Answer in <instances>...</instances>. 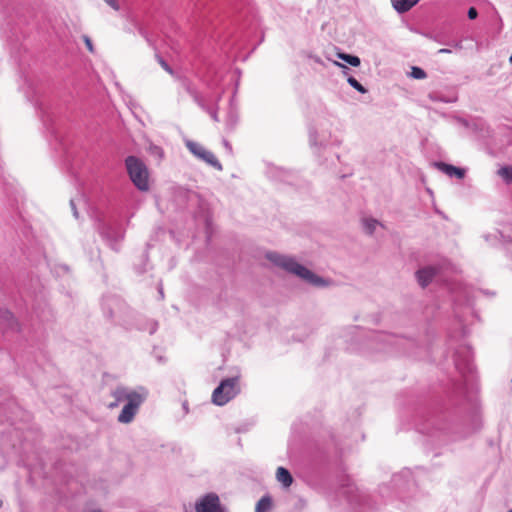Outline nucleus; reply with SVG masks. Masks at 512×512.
Returning <instances> with one entry per match:
<instances>
[{
	"mask_svg": "<svg viewBox=\"0 0 512 512\" xmlns=\"http://www.w3.org/2000/svg\"><path fill=\"white\" fill-rule=\"evenodd\" d=\"M126 169L132 183L140 191H148L149 171L146 165L135 156H128L125 160Z\"/></svg>",
	"mask_w": 512,
	"mask_h": 512,
	"instance_id": "nucleus-1",
	"label": "nucleus"
},
{
	"mask_svg": "<svg viewBox=\"0 0 512 512\" xmlns=\"http://www.w3.org/2000/svg\"><path fill=\"white\" fill-rule=\"evenodd\" d=\"M272 501L270 497H262L256 504L255 512H268L271 509Z\"/></svg>",
	"mask_w": 512,
	"mask_h": 512,
	"instance_id": "nucleus-12",
	"label": "nucleus"
},
{
	"mask_svg": "<svg viewBox=\"0 0 512 512\" xmlns=\"http://www.w3.org/2000/svg\"><path fill=\"white\" fill-rule=\"evenodd\" d=\"M393 8L399 13H405L414 7L418 0H391Z\"/></svg>",
	"mask_w": 512,
	"mask_h": 512,
	"instance_id": "nucleus-10",
	"label": "nucleus"
},
{
	"mask_svg": "<svg viewBox=\"0 0 512 512\" xmlns=\"http://www.w3.org/2000/svg\"><path fill=\"white\" fill-rule=\"evenodd\" d=\"M438 167L442 172H444L448 176H455L458 179H462L465 176V170L458 168L456 166L446 163H439Z\"/></svg>",
	"mask_w": 512,
	"mask_h": 512,
	"instance_id": "nucleus-9",
	"label": "nucleus"
},
{
	"mask_svg": "<svg viewBox=\"0 0 512 512\" xmlns=\"http://www.w3.org/2000/svg\"><path fill=\"white\" fill-rule=\"evenodd\" d=\"M196 512H223L219 497L215 493H209L200 499L195 505Z\"/></svg>",
	"mask_w": 512,
	"mask_h": 512,
	"instance_id": "nucleus-6",
	"label": "nucleus"
},
{
	"mask_svg": "<svg viewBox=\"0 0 512 512\" xmlns=\"http://www.w3.org/2000/svg\"><path fill=\"white\" fill-rule=\"evenodd\" d=\"M277 264L283 267L285 270L297 275L298 277L306 280L315 286H325L327 285L326 281L315 275L312 271L297 263L293 259L286 257H278L276 260Z\"/></svg>",
	"mask_w": 512,
	"mask_h": 512,
	"instance_id": "nucleus-2",
	"label": "nucleus"
},
{
	"mask_svg": "<svg viewBox=\"0 0 512 512\" xmlns=\"http://www.w3.org/2000/svg\"><path fill=\"white\" fill-rule=\"evenodd\" d=\"M240 392L238 377L227 378L212 393V401L218 406H223Z\"/></svg>",
	"mask_w": 512,
	"mask_h": 512,
	"instance_id": "nucleus-3",
	"label": "nucleus"
},
{
	"mask_svg": "<svg viewBox=\"0 0 512 512\" xmlns=\"http://www.w3.org/2000/svg\"><path fill=\"white\" fill-rule=\"evenodd\" d=\"M158 63L161 65V67L167 71L168 73L172 74L173 71L171 69V67L161 58V57H158Z\"/></svg>",
	"mask_w": 512,
	"mask_h": 512,
	"instance_id": "nucleus-19",
	"label": "nucleus"
},
{
	"mask_svg": "<svg viewBox=\"0 0 512 512\" xmlns=\"http://www.w3.org/2000/svg\"><path fill=\"white\" fill-rule=\"evenodd\" d=\"M133 395H140V394L135 391H129L128 389L123 388V387H119V388L115 389L112 392V396L114 397L115 400L108 404V408L114 409L123 401L129 402Z\"/></svg>",
	"mask_w": 512,
	"mask_h": 512,
	"instance_id": "nucleus-7",
	"label": "nucleus"
},
{
	"mask_svg": "<svg viewBox=\"0 0 512 512\" xmlns=\"http://www.w3.org/2000/svg\"><path fill=\"white\" fill-rule=\"evenodd\" d=\"M107 5H109L112 9L115 11H118L120 9V6L117 2V0H103Z\"/></svg>",
	"mask_w": 512,
	"mask_h": 512,
	"instance_id": "nucleus-20",
	"label": "nucleus"
},
{
	"mask_svg": "<svg viewBox=\"0 0 512 512\" xmlns=\"http://www.w3.org/2000/svg\"><path fill=\"white\" fill-rule=\"evenodd\" d=\"M436 270L432 267L421 269L417 272V279L422 287L427 286L435 276Z\"/></svg>",
	"mask_w": 512,
	"mask_h": 512,
	"instance_id": "nucleus-8",
	"label": "nucleus"
},
{
	"mask_svg": "<svg viewBox=\"0 0 512 512\" xmlns=\"http://www.w3.org/2000/svg\"><path fill=\"white\" fill-rule=\"evenodd\" d=\"M410 76L414 79H424L426 78V72L420 68V67H417V66H413L411 68V72H410Z\"/></svg>",
	"mask_w": 512,
	"mask_h": 512,
	"instance_id": "nucleus-15",
	"label": "nucleus"
},
{
	"mask_svg": "<svg viewBox=\"0 0 512 512\" xmlns=\"http://www.w3.org/2000/svg\"><path fill=\"white\" fill-rule=\"evenodd\" d=\"M143 398L141 395H133L129 402L123 407L121 413L118 416L120 423H130L136 415Z\"/></svg>",
	"mask_w": 512,
	"mask_h": 512,
	"instance_id": "nucleus-5",
	"label": "nucleus"
},
{
	"mask_svg": "<svg viewBox=\"0 0 512 512\" xmlns=\"http://www.w3.org/2000/svg\"><path fill=\"white\" fill-rule=\"evenodd\" d=\"M82 39H83V41H84V43H85V45H86L87 50H88L90 53H94L95 49H94V46H93V43H92V40L90 39V37H89V36H87V35H84V36L82 37Z\"/></svg>",
	"mask_w": 512,
	"mask_h": 512,
	"instance_id": "nucleus-18",
	"label": "nucleus"
},
{
	"mask_svg": "<svg viewBox=\"0 0 512 512\" xmlns=\"http://www.w3.org/2000/svg\"><path fill=\"white\" fill-rule=\"evenodd\" d=\"M277 480L283 484L284 487H290L293 483V478L290 472L284 467H278L276 471Z\"/></svg>",
	"mask_w": 512,
	"mask_h": 512,
	"instance_id": "nucleus-11",
	"label": "nucleus"
},
{
	"mask_svg": "<svg viewBox=\"0 0 512 512\" xmlns=\"http://www.w3.org/2000/svg\"><path fill=\"white\" fill-rule=\"evenodd\" d=\"M339 58L354 67H357L360 65V59L357 56L342 53V54H339Z\"/></svg>",
	"mask_w": 512,
	"mask_h": 512,
	"instance_id": "nucleus-14",
	"label": "nucleus"
},
{
	"mask_svg": "<svg viewBox=\"0 0 512 512\" xmlns=\"http://www.w3.org/2000/svg\"><path fill=\"white\" fill-rule=\"evenodd\" d=\"M186 147L197 158L201 159L202 161L206 162L207 164L213 166L218 170L222 169V165L216 158V156L211 151L207 150L202 144L194 141H187Z\"/></svg>",
	"mask_w": 512,
	"mask_h": 512,
	"instance_id": "nucleus-4",
	"label": "nucleus"
},
{
	"mask_svg": "<svg viewBox=\"0 0 512 512\" xmlns=\"http://www.w3.org/2000/svg\"><path fill=\"white\" fill-rule=\"evenodd\" d=\"M477 15H478L477 10L474 7L469 8V10H468L469 19H475L477 17Z\"/></svg>",
	"mask_w": 512,
	"mask_h": 512,
	"instance_id": "nucleus-21",
	"label": "nucleus"
},
{
	"mask_svg": "<svg viewBox=\"0 0 512 512\" xmlns=\"http://www.w3.org/2000/svg\"><path fill=\"white\" fill-rule=\"evenodd\" d=\"M509 62L512 64V55L509 58Z\"/></svg>",
	"mask_w": 512,
	"mask_h": 512,
	"instance_id": "nucleus-23",
	"label": "nucleus"
},
{
	"mask_svg": "<svg viewBox=\"0 0 512 512\" xmlns=\"http://www.w3.org/2000/svg\"><path fill=\"white\" fill-rule=\"evenodd\" d=\"M439 53H450L451 51L449 49H446V48H442L438 51Z\"/></svg>",
	"mask_w": 512,
	"mask_h": 512,
	"instance_id": "nucleus-22",
	"label": "nucleus"
},
{
	"mask_svg": "<svg viewBox=\"0 0 512 512\" xmlns=\"http://www.w3.org/2000/svg\"><path fill=\"white\" fill-rule=\"evenodd\" d=\"M508 512H512V509H511V510H509Z\"/></svg>",
	"mask_w": 512,
	"mask_h": 512,
	"instance_id": "nucleus-24",
	"label": "nucleus"
},
{
	"mask_svg": "<svg viewBox=\"0 0 512 512\" xmlns=\"http://www.w3.org/2000/svg\"><path fill=\"white\" fill-rule=\"evenodd\" d=\"M498 175L505 180L506 183H512V167L504 166L498 170Z\"/></svg>",
	"mask_w": 512,
	"mask_h": 512,
	"instance_id": "nucleus-13",
	"label": "nucleus"
},
{
	"mask_svg": "<svg viewBox=\"0 0 512 512\" xmlns=\"http://www.w3.org/2000/svg\"><path fill=\"white\" fill-rule=\"evenodd\" d=\"M377 224L378 223L375 220H365L364 226H365L366 232L371 234L374 231Z\"/></svg>",
	"mask_w": 512,
	"mask_h": 512,
	"instance_id": "nucleus-17",
	"label": "nucleus"
},
{
	"mask_svg": "<svg viewBox=\"0 0 512 512\" xmlns=\"http://www.w3.org/2000/svg\"><path fill=\"white\" fill-rule=\"evenodd\" d=\"M348 83L360 93H366L367 91L354 77H349Z\"/></svg>",
	"mask_w": 512,
	"mask_h": 512,
	"instance_id": "nucleus-16",
	"label": "nucleus"
}]
</instances>
